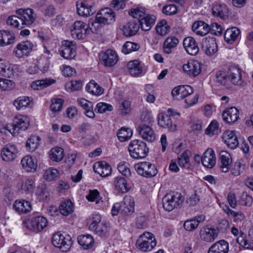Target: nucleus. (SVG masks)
<instances>
[{
    "label": "nucleus",
    "instance_id": "obj_1",
    "mask_svg": "<svg viewBox=\"0 0 253 253\" xmlns=\"http://www.w3.org/2000/svg\"><path fill=\"white\" fill-rule=\"evenodd\" d=\"M116 14L110 8H105L99 11L95 17V20L91 21V30L94 29L96 31L100 26L113 23L115 21Z\"/></svg>",
    "mask_w": 253,
    "mask_h": 253
},
{
    "label": "nucleus",
    "instance_id": "obj_2",
    "mask_svg": "<svg viewBox=\"0 0 253 253\" xmlns=\"http://www.w3.org/2000/svg\"><path fill=\"white\" fill-rule=\"evenodd\" d=\"M128 150L130 157L135 159L145 158L149 152V148L146 143L138 139L131 141L128 145Z\"/></svg>",
    "mask_w": 253,
    "mask_h": 253
},
{
    "label": "nucleus",
    "instance_id": "obj_3",
    "mask_svg": "<svg viewBox=\"0 0 253 253\" xmlns=\"http://www.w3.org/2000/svg\"><path fill=\"white\" fill-rule=\"evenodd\" d=\"M184 201V197L180 193H169L163 198L162 202L165 210L170 211L180 206Z\"/></svg>",
    "mask_w": 253,
    "mask_h": 253
},
{
    "label": "nucleus",
    "instance_id": "obj_4",
    "mask_svg": "<svg viewBox=\"0 0 253 253\" xmlns=\"http://www.w3.org/2000/svg\"><path fill=\"white\" fill-rule=\"evenodd\" d=\"M156 244V240L154 235L147 232L141 235L136 242L137 249L144 252L151 251Z\"/></svg>",
    "mask_w": 253,
    "mask_h": 253
},
{
    "label": "nucleus",
    "instance_id": "obj_5",
    "mask_svg": "<svg viewBox=\"0 0 253 253\" xmlns=\"http://www.w3.org/2000/svg\"><path fill=\"white\" fill-rule=\"evenodd\" d=\"M53 245L59 249L60 251H69L72 245L73 241L69 235H63L59 232L54 234L52 238Z\"/></svg>",
    "mask_w": 253,
    "mask_h": 253
},
{
    "label": "nucleus",
    "instance_id": "obj_6",
    "mask_svg": "<svg viewBox=\"0 0 253 253\" xmlns=\"http://www.w3.org/2000/svg\"><path fill=\"white\" fill-rule=\"evenodd\" d=\"M91 22H89L87 25L85 23L80 21H76L71 29V34L73 38L81 40L84 39L86 36L90 34V31L96 32L94 29L91 30Z\"/></svg>",
    "mask_w": 253,
    "mask_h": 253
},
{
    "label": "nucleus",
    "instance_id": "obj_7",
    "mask_svg": "<svg viewBox=\"0 0 253 253\" xmlns=\"http://www.w3.org/2000/svg\"><path fill=\"white\" fill-rule=\"evenodd\" d=\"M137 173L143 177L150 178L155 176L158 173L156 166L149 162H142L134 165Z\"/></svg>",
    "mask_w": 253,
    "mask_h": 253
},
{
    "label": "nucleus",
    "instance_id": "obj_8",
    "mask_svg": "<svg viewBox=\"0 0 253 253\" xmlns=\"http://www.w3.org/2000/svg\"><path fill=\"white\" fill-rule=\"evenodd\" d=\"M29 126L28 119L23 116L15 117L12 125H8L5 126V129L11 133H18L20 130H26Z\"/></svg>",
    "mask_w": 253,
    "mask_h": 253
},
{
    "label": "nucleus",
    "instance_id": "obj_9",
    "mask_svg": "<svg viewBox=\"0 0 253 253\" xmlns=\"http://www.w3.org/2000/svg\"><path fill=\"white\" fill-rule=\"evenodd\" d=\"M59 52L60 55L65 59L69 60L73 59L76 55L74 42L68 40L63 41Z\"/></svg>",
    "mask_w": 253,
    "mask_h": 253
},
{
    "label": "nucleus",
    "instance_id": "obj_10",
    "mask_svg": "<svg viewBox=\"0 0 253 253\" xmlns=\"http://www.w3.org/2000/svg\"><path fill=\"white\" fill-rule=\"evenodd\" d=\"M173 109L169 108L167 113H160L158 116V125L162 127L168 128L169 131L173 132L176 129V125L172 124L170 115H172Z\"/></svg>",
    "mask_w": 253,
    "mask_h": 253
},
{
    "label": "nucleus",
    "instance_id": "obj_11",
    "mask_svg": "<svg viewBox=\"0 0 253 253\" xmlns=\"http://www.w3.org/2000/svg\"><path fill=\"white\" fill-rule=\"evenodd\" d=\"M27 227L35 232L42 231L47 225V220L42 216H34L31 217L28 221Z\"/></svg>",
    "mask_w": 253,
    "mask_h": 253
},
{
    "label": "nucleus",
    "instance_id": "obj_12",
    "mask_svg": "<svg viewBox=\"0 0 253 253\" xmlns=\"http://www.w3.org/2000/svg\"><path fill=\"white\" fill-rule=\"evenodd\" d=\"M16 14L20 16L22 21V25L29 26L33 24L36 18V14L31 8H20L16 10Z\"/></svg>",
    "mask_w": 253,
    "mask_h": 253
},
{
    "label": "nucleus",
    "instance_id": "obj_13",
    "mask_svg": "<svg viewBox=\"0 0 253 253\" xmlns=\"http://www.w3.org/2000/svg\"><path fill=\"white\" fill-rule=\"evenodd\" d=\"M193 92V88L191 86L182 85L175 87L171 91V95L174 99L182 100Z\"/></svg>",
    "mask_w": 253,
    "mask_h": 253
},
{
    "label": "nucleus",
    "instance_id": "obj_14",
    "mask_svg": "<svg viewBox=\"0 0 253 253\" xmlns=\"http://www.w3.org/2000/svg\"><path fill=\"white\" fill-rule=\"evenodd\" d=\"M182 68L184 72L192 77H196L201 72V63L196 60H189Z\"/></svg>",
    "mask_w": 253,
    "mask_h": 253
},
{
    "label": "nucleus",
    "instance_id": "obj_15",
    "mask_svg": "<svg viewBox=\"0 0 253 253\" xmlns=\"http://www.w3.org/2000/svg\"><path fill=\"white\" fill-rule=\"evenodd\" d=\"M103 64L106 67H113L118 61V57L116 52L112 49H107L100 54Z\"/></svg>",
    "mask_w": 253,
    "mask_h": 253
},
{
    "label": "nucleus",
    "instance_id": "obj_16",
    "mask_svg": "<svg viewBox=\"0 0 253 253\" xmlns=\"http://www.w3.org/2000/svg\"><path fill=\"white\" fill-rule=\"evenodd\" d=\"M77 11L79 15L87 17L95 12L93 5L89 3L87 0H81L76 3Z\"/></svg>",
    "mask_w": 253,
    "mask_h": 253
},
{
    "label": "nucleus",
    "instance_id": "obj_17",
    "mask_svg": "<svg viewBox=\"0 0 253 253\" xmlns=\"http://www.w3.org/2000/svg\"><path fill=\"white\" fill-rule=\"evenodd\" d=\"M33 47V43L29 41H23L19 43L13 52L19 58L24 55H28Z\"/></svg>",
    "mask_w": 253,
    "mask_h": 253
},
{
    "label": "nucleus",
    "instance_id": "obj_18",
    "mask_svg": "<svg viewBox=\"0 0 253 253\" xmlns=\"http://www.w3.org/2000/svg\"><path fill=\"white\" fill-rule=\"evenodd\" d=\"M218 234L216 229L207 226L202 228L200 231L201 239L206 242H212L217 238Z\"/></svg>",
    "mask_w": 253,
    "mask_h": 253
},
{
    "label": "nucleus",
    "instance_id": "obj_19",
    "mask_svg": "<svg viewBox=\"0 0 253 253\" xmlns=\"http://www.w3.org/2000/svg\"><path fill=\"white\" fill-rule=\"evenodd\" d=\"M137 130L142 138L148 142H153L156 139L154 131L148 125L141 124L138 127Z\"/></svg>",
    "mask_w": 253,
    "mask_h": 253
},
{
    "label": "nucleus",
    "instance_id": "obj_20",
    "mask_svg": "<svg viewBox=\"0 0 253 253\" xmlns=\"http://www.w3.org/2000/svg\"><path fill=\"white\" fill-rule=\"evenodd\" d=\"M18 152L15 145H7L1 151V157L4 161H12L15 159Z\"/></svg>",
    "mask_w": 253,
    "mask_h": 253
},
{
    "label": "nucleus",
    "instance_id": "obj_21",
    "mask_svg": "<svg viewBox=\"0 0 253 253\" xmlns=\"http://www.w3.org/2000/svg\"><path fill=\"white\" fill-rule=\"evenodd\" d=\"M183 44L189 54L195 56L198 53L199 47L194 38L191 37L185 38L183 40Z\"/></svg>",
    "mask_w": 253,
    "mask_h": 253
},
{
    "label": "nucleus",
    "instance_id": "obj_22",
    "mask_svg": "<svg viewBox=\"0 0 253 253\" xmlns=\"http://www.w3.org/2000/svg\"><path fill=\"white\" fill-rule=\"evenodd\" d=\"M202 49L205 53L211 56L217 51V45L215 38L207 37L203 41Z\"/></svg>",
    "mask_w": 253,
    "mask_h": 253
},
{
    "label": "nucleus",
    "instance_id": "obj_23",
    "mask_svg": "<svg viewBox=\"0 0 253 253\" xmlns=\"http://www.w3.org/2000/svg\"><path fill=\"white\" fill-rule=\"evenodd\" d=\"M222 116L224 122L233 124L239 119V110L234 107L227 108L222 113Z\"/></svg>",
    "mask_w": 253,
    "mask_h": 253
},
{
    "label": "nucleus",
    "instance_id": "obj_24",
    "mask_svg": "<svg viewBox=\"0 0 253 253\" xmlns=\"http://www.w3.org/2000/svg\"><path fill=\"white\" fill-rule=\"evenodd\" d=\"M224 143L231 149L236 148L239 145L237 136L234 130H227L222 135Z\"/></svg>",
    "mask_w": 253,
    "mask_h": 253
},
{
    "label": "nucleus",
    "instance_id": "obj_25",
    "mask_svg": "<svg viewBox=\"0 0 253 253\" xmlns=\"http://www.w3.org/2000/svg\"><path fill=\"white\" fill-rule=\"evenodd\" d=\"M211 27L203 21L195 22L192 26V31L197 35L204 36L207 35L211 30Z\"/></svg>",
    "mask_w": 253,
    "mask_h": 253
},
{
    "label": "nucleus",
    "instance_id": "obj_26",
    "mask_svg": "<svg viewBox=\"0 0 253 253\" xmlns=\"http://www.w3.org/2000/svg\"><path fill=\"white\" fill-rule=\"evenodd\" d=\"M216 159L214 151L211 149L206 151L202 159V164L207 168H212L215 164Z\"/></svg>",
    "mask_w": 253,
    "mask_h": 253
},
{
    "label": "nucleus",
    "instance_id": "obj_27",
    "mask_svg": "<svg viewBox=\"0 0 253 253\" xmlns=\"http://www.w3.org/2000/svg\"><path fill=\"white\" fill-rule=\"evenodd\" d=\"M219 166L221 171L223 172H228L232 162L230 154L225 151H221L219 153Z\"/></svg>",
    "mask_w": 253,
    "mask_h": 253
},
{
    "label": "nucleus",
    "instance_id": "obj_28",
    "mask_svg": "<svg viewBox=\"0 0 253 253\" xmlns=\"http://www.w3.org/2000/svg\"><path fill=\"white\" fill-rule=\"evenodd\" d=\"M139 29V25L135 20L126 23L122 30L123 34L126 37H131L136 34Z\"/></svg>",
    "mask_w": 253,
    "mask_h": 253
},
{
    "label": "nucleus",
    "instance_id": "obj_29",
    "mask_svg": "<svg viewBox=\"0 0 253 253\" xmlns=\"http://www.w3.org/2000/svg\"><path fill=\"white\" fill-rule=\"evenodd\" d=\"M93 169L102 177H106L111 174L112 168L111 166L105 162H99L94 164Z\"/></svg>",
    "mask_w": 253,
    "mask_h": 253
},
{
    "label": "nucleus",
    "instance_id": "obj_30",
    "mask_svg": "<svg viewBox=\"0 0 253 253\" xmlns=\"http://www.w3.org/2000/svg\"><path fill=\"white\" fill-rule=\"evenodd\" d=\"M229 245L225 240H220L213 244L208 250V253H228Z\"/></svg>",
    "mask_w": 253,
    "mask_h": 253
},
{
    "label": "nucleus",
    "instance_id": "obj_31",
    "mask_svg": "<svg viewBox=\"0 0 253 253\" xmlns=\"http://www.w3.org/2000/svg\"><path fill=\"white\" fill-rule=\"evenodd\" d=\"M179 43L178 39L174 36H169L164 41V52L168 54H171Z\"/></svg>",
    "mask_w": 253,
    "mask_h": 253
},
{
    "label": "nucleus",
    "instance_id": "obj_32",
    "mask_svg": "<svg viewBox=\"0 0 253 253\" xmlns=\"http://www.w3.org/2000/svg\"><path fill=\"white\" fill-rule=\"evenodd\" d=\"M13 209L19 213H26L32 210L31 203L24 200H16L13 204Z\"/></svg>",
    "mask_w": 253,
    "mask_h": 253
},
{
    "label": "nucleus",
    "instance_id": "obj_33",
    "mask_svg": "<svg viewBox=\"0 0 253 253\" xmlns=\"http://www.w3.org/2000/svg\"><path fill=\"white\" fill-rule=\"evenodd\" d=\"M143 31H147L151 29L155 22V17L145 14L141 19L136 20Z\"/></svg>",
    "mask_w": 253,
    "mask_h": 253
},
{
    "label": "nucleus",
    "instance_id": "obj_34",
    "mask_svg": "<svg viewBox=\"0 0 253 253\" xmlns=\"http://www.w3.org/2000/svg\"><path fill=\"white\" fill-rule=\"evenodd\" d=\"M228 79L234 84L241 85L243 83L240 69L237 67H231L228 72Z\"/></svg>",
    "mask_w": 253,
    "mask_h": 253
},
{
    "label": "nucleus",
    "instance_id": "obj_35",
    "mask_svg": "<svg viewBox=\"0 0 253 253\" xmlns=\"http://www.w3.org/2000/svg\"><path fill=\"white\" fill-rule=\"evenodd\" d=\"M212 13L214 16H218L221 18L227 17L228 13V9L226 5L223 3H215L213 5Z\"/></svg>",
    "mask_w": 253,
    "mask_h": 253
},
{
    "label": "nucleus",
    "instance_id": "obj_36",
    "mask_svg": "<svg viewBox=\"0 0 253 253\" xmlns=\"http://www.w3.org/2000/svg\"><path fill=\"white\" fill-rule=\"evenodd\" d=\"M21 163L23 168L28 172H34L37 169V163H35L33 158L30 156L24 157L21 160Z\"/></svg>",
    "mask_w": 253,
    "mask_h": 253
},
{
    "label": "nucleus",
    "instance_id": "obj_37",
    "mask_svg": "<svg viewBox=\"0 0 253 253\" xmlns=\"http://www.w3.org/2000/svg\"><path fill=\"white\" fill-rule=\"evenodd\" d=\"M240 33L239 29L236 27L228 28L224 33L225 41L228 43H232L236 40Z\"/></svg>",
    "mask_w": 253,
    "mask_h": 253
},
{
    "label": "nucleus",
    "instance_id": "obj_38",
    "mask_svg": "<svg viewBox=\"0 0 253 253\" xmlns=\"http://www.w3.org/2000/svg\"><path fill=\"white\" fill-rule=\"evenodd\" d=\"M59 209L61 214L68 216L73 212L74 204L70 200L68 199L61 203Z\"/></svg>",
    "mask_w": 253,
    "mask_h": 253
},
{
    "label": "nucleus",
    "instance_id": "obj_39",
    "mask_svg": "<svg viewBox=\"0 0 253 253\" xmlns=\"http://www.w3.org/2000/svg\"><path fill=\"white\" fill-rule=\"evenodd\" d=\"M124 206L122 212L125 214H130L134 211V201L132 197L126 196L123 201Z\"/></svg>",
    "mask_w": 253,
    "mask_h": 253
},
{
    "label": "nucleus",
    "instance_id": "obj_40",
    "mask_svg": "<svg viewBox=\"0 0 253 253\" xmlns=\"http://www.w3.org/2000/svg\"><path fill=\"white\" fill-rule=\"evenodd\" d=\"M78 242L84 249L92 248L94 244L92 236L89 234L80 235L78 237Z\"/></svg>",
    "mask_w": 253,
    "mask_h": 253
},
{
    "label": "nucleus",
    "instance_id": "obj_41",
    "mask_svg": "<svg viewBox=\"0 0 253 253\" xmlns=\"http://www.w3.org/2000/svg\"><path fill=\"white\" fill-rule=\"evenodd\" d=\"M128 71L132 76H137L142 72V69L138 60L129 61L127 64Z\"/></svg>",
    "mask_w": 253,
    "mask_h": 253
},
{
    "label": "nucleus",
    "instance_id": "obj_42",
    "mask_svg": "<svg viewBox=\"0 0 253 253\" xmlns=\"http://www.w3.org/2000/svg\"><path fill=\"white\" fill-rule=\"evenodd\" d=\"M31 102V99L28 96H20L13 101V105L18 110L28 107Z\"/></svg>",
    "mask_w": 253,
    "mask_h": 253
},
{
    "label": "nucleus",
    "instance_id": "obj_43",
    "mask_svg": "<svg viewBox=\"0 0 253 253\" xmlns=\"http://www.w3.org/2000/svg\"><path fill=\"white\" fill-rule=\"evenodd\" d=\"M86 90L93 95H100L104 92V89L94 81H91L86 86Z\"/></svg>",
    "mask_w": 253,
    "mask_h": 253
},
{
    "label": "nucleus",
    "instance_id": "obj_44",
    "mask_svg": "<svg viewBox=\"0 0 253 253\" xmlns=\"http://www.w3.org/2000/svg\"><path fill=\"white\" fill-rule=\"evenodd\" d=\"M190 154V151L185 150L178 158V164L181 168L186 169L190 168L189 155Z\"/></svg>",
    "mask_w": 253,
    "mask_h": 253
},
{
    "label": "nucleus",
    "instance_id": "obj_45",
    "mask_svg": "<svg viewBox=\"0 0 253 253\" xmlns=\"http://www.w3.org/2000/svg\"><path fill=\"white\" fill-rule=\"evenodd\" d=\"M132 131L128 127H122L117 132V136L121 142H125L129 139L132 136Z\"/></svg>",
    "mask_w": 253,
    "mask_h": 253
},
{
    "label": "nucleus",
    "instance_id": "obj_46",
    "mask_svg": "<svg viewBox=\"0 0 253 253\" xmlns=\"http://www.w3.org/2000/svg\"><path fill=\"white\" fill-rule=\"evenodd\" d=\"M41 138L36 135H31L27 140L26 147L30 151L33 152L39 146Z\"/></svg>",
    "mask_w": 253,
    "mask_h": 253
},
{
    "label": "nucleus",
    "instance_id": "obj_47",
    "mask_svg": "<svg viewBox=\"0 0 253 253\" xmlns=\"http://www.w3.org/2000/svg\"><path fill=\"white\" fill-rule=\"evenodd\" d=\"M114 184L116 189L122 193H126L128 190L126 181L123 177H116L115 179Z\"/></svg>",
    "mask_w": 253,
    "mask_h": 253
},
{
    "label": "nucleus",
    "instance_id": "obj_48",
    "mask_svg": "<svg viewBox=\"0 0 253 253\" xmlns=\"http://www.w3.org/2000/svg\"><path fill=\"white\" fill-rule=\"evenodd\" d=\"M64 157V150L60 147H55L50 151V158L53 161L58 162Z\"/></svg>",
    "mask_w": 253,
    "mask_h": 253
},
{
    "label": "nucleus",
    "instance_id": "obj_49",
    "mask_svg": "<svg viewBox=\"0 0 253 253\" xmlns=\"http://www.w3.org/2000/svg\"><path fill=\"white\" fill-rule=\"evenodd\" d=\"M55 80L51 79H45L41 80H38L32 84V87L34 89H39L45 87L49 85L54 84Z\"/></svg>",
    "mask_w": 253,
    "mask_h": 253
},
{
    "label": "nucleus",
    "instance_id": "obj_50",
    "mask_svg": "<svg viewBox=\"0 0 253 253\" xmlns=\"http://www.w3.org/2000/svg\"><path fill=\"white\" fill-rule=\"evenodd\" d=\"M6 23L7 25L18 29H22L24 28L23 25H22V21L19 15H12L9 16L6 20Z\"/></svg>",
    "mask_w": 253,
    "mask_h": 253
},
{
    "label": "nucleus",
    "instance_id": "obj_51",
    "mask_svg": "<svg viewBox=\"0 0 253 253\" xmlns=\"http://www.w3.org/2000/svg\"><path fill=\"white\" fill-rule=\"evenodd\" d=\"M155 29L159 35L164 36L169 32L170 27L166 20H162L157 24Z\"/></svg>",
    "mask_w": 253,
    "mask_h": 253
},
{
    "label": "nucleus",
    "instance_id": "obj_52",
    "mask_svg": "<svg viewBox=\"0 0 253 253\" xmlns=\"http://www.w3.org/2000/svg\"><path fill=\"white\" fill-rule=\"evenodd\" d=\"M140 46L137 43L131 42H126L122 47V52L126 54H128L132 51L138 50Z\"/></svg>",
    "mask_w": 253,
    "mask_h": 253
},
{
    "label": "nucleus",
    "instance_id": "obj_53",
    "mask_svg": "<svg viewBox=\"0 0 253 253\" xmlns=\"http://www.w3.org/2000/svg\"><path fill=\"white\" fill-rule=\"evenodd\" d=\"M237 242L242 247L246 249H251L253 245L252 242L248 241L246 239V235L241 231L240 235L236 239Z\"/></svg>",
    "mask_w": 253,
    "mask_h": 253
},
{
    "label": "nucleus",
    "instance_id": "obj_54",
    "mask_svg": "<svg viewBox=\"0 0 253 253\" xmlns=\"http://www.w3.org/2000/svg\"><path fill=\"white\" fill-rule=\"evenodd\" d=\"M2 46L14 43L15 36L13 33L9 31H2Z\"/></svg>",
    "mask_w": 253,
    "mask_h": 253
},
{
    "label": "nucleus",
    "instance_id": "obj_55",
    "mask_svg": "<svg viewBox=\"0 0 253 253\" xmlns=\"http://www.w3.org/2000/svg\"><path fill=\"white\" fill-rule=\"evenodd\" d=\"M245 165L242 162L238 161L236 162L231 169V172L234 176H238L243 172Z\"/></svg>",
    "mask_w": 253,
    "mask_h": 253
},
{
    "label": "nucleus",
    "instance_id": "obj_56",
    "mask_svg": "<svg viewBox=\"0 0 253 253\" xmlns=\"http://www.w3.org/2000/svg\"><path fill=\"white\" fill-rule=\"evenodd\" d=\"M58 171L53 168H50L44 171L43 176L48 181H51L58 176Z\"/></svg>",
    "mask_w": 253,
    "mask_h": 253
},
{
    "label": "nucleus",
    "instance_id": "obj_57",
    "mask_svg": "<svg viewBox=\"0 0 253 253\" xmlns=\"http://www.w3.org/2000/svg\"><path fill=\"white\" fill-rule=\"evenodd\" d=\"M127 163L123 162L120 163L117 167L119 171L126 177H128L131 175V171Z\"/></svg>",
    "mask_w": 253,
    "mask_h": 253
},
{
    "label": "nucleus",
    "instance_id": "obj_58",
    "mask_svg": "<svg viewBox=\"0 0 253 253\" xmlns=\"http://www.w3.org/2000/svg\"><path fill=\"white\" fill-rule=\"evenodd\" d=\"M119 111L122 115H125L130 111V103L127 100H123L120 102Z\"/></svg>",
    "mask_w": 253,
    "mask_h": 253
},
{
    "label": "nucleus",
    "instance_id": "obj_59",
    "mask_svg": "<svg viewBox=\"0 0 253 253\" xmlns=\"http://www.w3.org/2000/svg\"><path fill=\"white\" fill-rule=\"evenodd\" d=\"M52 103L50 105V108L52 112H60L62 108L64 100L62 99H53L51 100Z\"/></svg>",
    "mask_w": 253,
    "mask_h": 253
},
{
    "label": "nucleus",
    "instance_id": "obj_60",
    "mask_svg": "<svg viewBox=\"0 0 253 253\" xmlns=\"http://www.w3.org/2000/svg\"><path fill=\"white\" fill-rule=\"evenodd\" d=\"M82 82L77 80H72L66 85V87L70 88L71 91L79 90L82 88Z\"/></svg>",
    "mask_w": 253,
    "mask_h": 253
},
{
    "label": "nucleus",
    "instance_id": "obj_61",
    "mask_svg": "<svg viewBox=\"0 0 253 253\" xmlns=\"http://www.w3.org/2000/svg\"><path fill=\"white\" fill-rule=\"evenodd\" d=\"M218 124L216 121H212L205 130L206 134L212 136L218 132Z\"/></svg>",
    "mask_w": 253,
    "mask_h": 253
},
{
    "label": "nucleus",
    "instance_id": "obj_62",
    "mask_svg": "<svg viewBox=\"0 0 253 253\" xmlns=\"http://www.w3.org/2000/svg\"><path fill=\"white\" fill-rule=\"evenodd\" d=\"M113 106L111 105L104 102H99L97 104L95 110L99 113H104L106 111H112Z\"/></svg>",
    "mask_w": 253,
    "mask_h": 253
},
{
    "label": "nucleus",
    "instance_id": "obj_63",
    "mask_svg": "<svg viewBox=\"0 0 253 253\" xmlns=\"http://www.w3.org/2000/svg\"><path fill=\"white\" fill-rule=\"evenodd\" d=\"M141 120L146 124H151L154 122V118L152 115L151 112L146 110L142 112L141 115Z\"/></svg>",
    "mask_w": 253,
    "mask_h": 253
},
{
    "label": "nucleus",
    "instance_id": "obj_64",
    "mask_svg": "<svg viewBox=\"0 0 253 253\" xmlns=\"http://www.w3.org/2000/svg\"><path fill=\"white\" fill-rule=\"evenodd\" d=\"M198 226V223L193 219L186 220L183 225L184 229L188 231H193Z\"/></svg>",
    "mask_w": 253,
    "mask_h": 253
}]
</instances>
